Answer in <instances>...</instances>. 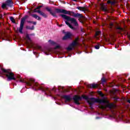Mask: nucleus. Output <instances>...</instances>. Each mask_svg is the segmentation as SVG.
<instances>
[{
  "mask_svg": "<svg viewBox=\"0 0 130 130\" xmlns=\"http://www.w3.org/2000/svg\"><path fill=\"white\" fill-rule=\"evenodd\" d=\"M77 9H78V10H80V11H86V8H85V7H78Z\"/></svg>",
  "mask_w": 130,
  "mask_h": 130,
  "instance_id": "nucleus-16",
  "label": "nucleus"
},
{
  "mask_svg": "<svg viewBox=\"0 0 130 130\" xmlns=\"http://www.w3.org/2000/svg\"><path fill=\"white\" fill-rule=\"evenodd\" d=\"M117 29H118V30H120V31H123V28H121V27H117Z\"/></svg>",
  "mask_w": 130,
  "mask_h": 130,
  "instance_id": "nucleus-25",
  "label": "nucleus"
},
{
  "mask_svg": "<svg viewBox=\"0 0 130 130\" xmlns=\"http://www.w3.org/2000/svg\"><path fill=\"white\" fill-rule=\"evenodd\" d=\"M39 48H41V47H39Z\"/></svg>",
  "mask_w": 130,
  "mask_h": 130,
  "instance_id": "nucleus-36",
  "label": "nucleus"
},
{
  "mask_svg": "<svg viewBox=\"0 0 130 130\" xmlns=\"http://www.w3.org/2000/svg\"><path fill=\"white\" fill-rule=\"evenodd\" d=\"M107 4H110L111 5H114L115 4V1H112V0H108L107 1Z\"/></svg>",
  "mask_w": 130,
  "mask_h": 130,
  "instance_id": "nucleus-17",
  "label": "nucleus"
},
{
  "mask_svg": "<svg viewBox=\"0 0 130 130\" xmlns=\"http://www.w3.org/2000/svg\"><path fill=\"white\" fill-rule=\"evenodd\" d=\"M116 101H118V98L116 99Z\"/></svg>",
  "mask_w": 130,
  "mask_h": 130,
  "instance_id": "nucleus-33",
  "label": "nucleus"
},
{
  "mask_svg": "<svg viewBox=\"0 0 130 130\" xmlns=\"http://www.w3.org/2000/svg\"><path fill=\"white\" fill-rule=\"evenodd\" d=\"M95 49H99V48H100V46L99 45H96L95 46Z\"/></svg>",
  "mask_w": 130,
  "mask_h": 130,
  "instance_id": "nucleus-26",
  "label": "nucleus"
},
{
  "mask_svg": "<svg viewBox=\"0 0 130 130\" xmlns=\"http://www.w3.org/2000/svg\"><path fill=\"white\" fill-rule=\"evenodd\" d=\"M0 19H3V15H0Z\"/></svg>",
  "mask_w": 130,
  "mask_h": 130,
  "instance_id": "nucleus-29",
  "label": "nucleus"
},
{
  "mask_svg": "<svg viewBox=\"0 0 130 130\" xmlns=\"http://www.w3.org/2000/svg\"><path fill=\"white\" fill-rule=\"evenodd\" d=\"M35 13H38V14H39L41 16H42V17H43L44 18H47V15H46V14L40 10H36Z\"/></svg>",
  "mask_w": 130,
  "mask_h": 130,
  "instance_id": "nucleus-11",
  "label": "nucleus"
},
{
  "mask_svg": "<svg viewBox=\"0 0 130 130\" xmlns=\"http://www.w3.org/2000/svg\"><path fill=\"white\" fill-rule=\"evenodd\" d=\"M64 98L66 100L65 102H70L72 100L70 95H64Z\"/></svg>",
  "mask_w": 130,
  "mask_h": 130,
  "instance_id": "nucleus-13",
  "label": "nucleus"
},
{
  "mask_svg": "<svg viewBox=\"0 0 130 130\" xmlns=\"http://www.w3.org/2000/svg\"><path fill=\"white\" fill-rule=\"evenodd\" d=\"M74 102L76 104H77V105H80V103L79 101H81L82 98L81 96L78 95H75L73 98Z\"/></svg>",
  "mask_w": 130,
  "mask_h": 130,
  "instance_id": "nucleus-9",
  "label": "nucleus"
},
{
  "mask_svg": "<svg viewBox=\"0 0 130 130\" xmlns=\"http://www.w3.org/2000/svg\"><path fill=\"white\" fill-rule=\"evenodd\" d=\"M101 96H104V94H103V93H102V92H101Z\"/></svg>",
  "mask_w": 130,
  "mask_h": 130,
  "instance_id": "nucleus-30",
  "label": "nucleus"
},
{
  "mask_svg": "<svg viewBox=\"0 0 130 130\" xmlns=\"http://www.w3.org/2000/svg\"><path fill=\"white\" fill-rule=\"evenodd\" d=\"M26 29H28L29 30H34V26H32L31 27L29 26H26Z\"/></svg>",
  "mask_w": 130,
  "mask_h": 130,
  "instance_id": "nucleus-20",
  "label": "nucleus"
},
{
  "mask_svg": "<svg viewBox=\"0 0 130 130\" xmlns=\"http://www.w3.org/2000/svg\"><path fill=\"white\" fill-rule=\"evenodd\" d=\"M90 106L91 108H92V105H90Z\"/></svg>",
  "mask_w": 130,
  "mask_h": 130,
  "instance_id": "nucleus-34",
  "label": "nucleus"
},
{
  "mask_svg": "<svg viewBox=\"0 0 130 130\" xmlns=\"http://www.w3.org/2000/svg\"><path fill=\"white\" fill-rule=\"evenodd\" d=\"M10 19L12 22V23H16V21L15 20V18L13 17H10Z\"/></svg>",
  "mask_w": 130,
  "mask_h": 130,
  "instance_id": "nucleus-19",
  "label": "nucleus"
},
{
  "mask_svg": "<svg viewBox=\"0 0 130 130\" xmlns=\"http://www.w3.org/2000/svg\"><path fill=\"white\" fill-rule=\"evenodd\" d=\"M100 33H101V31H96L95 32V38H96V39H98V36H99Z\"/></svg>",
  "mask_w": 130,
  "mask_h": 130,
  "instance_id": "nucleus-18",
  "label": "nucleus"
},
{
  "mask_svg": "<svg viewBox=\"0 0 130 130\" xmlns=\"http://www.w3.org/2000/svg\"><path fill=\"white\" fill-rule=\"evenodd\" d=\"M72 33L70 32H66L65 36H64L62 38L63 40H67V39H70L72 37Z\"/></svg>",
  "mask_w": 130,
  "mask_h": 130,
  "instance_id": "nucleus-10",
  "label": "nucleus"
},
{
  "mask_svg": "<svg viewBox=\"0 0 130 130\" xmlns=\"http://www.w3.org/2000/svg\"><path fill=\"white\" fill-rule=\"evenodd\" d=\"M59 16L62 17L64 20H66L65 21L66 24H67L68 26L72 30H76V28L73 26V25H72V24H71V23H70L68 21L71 22V24H73L76 27H78V26H79V24L78 23V22H77V19L74 18H71V17L67 16L64 14H60Z\"/></svg>",
  "mask_w": 130,
  "mask_h": 130,
  "instance_id": "nucleus-4",
  "label": "nucleus"
},
{
  "mask_svg": "<svg viewBox=\"0 0 130 130\" xmlns=\"http://www.w3.org/2000/svg\"><path fill=\"white\" fill-rule=\"evenodd\" d=\"M83 98L85 99V100H87V102L89 105H93V103L95 102L99 103L100 104L99 108L101 109H106V108L112 109V108L115 107L113 103H109V101L107 100V98H104L102 99L93 98L89 99V97L87 96L83 95Z\"/></svg>",
  "mask_w": 130,
  "mask_h": 130,
  "instance_id": "nucleus-1",
  "label": "nucleus"
},
{
  "mask_svg": "<svg viewBox=\"0 0 130 130\" xmlns=\"http://www.w3.org/2000/svg\"><path fill=\"white\" fill-rule=\"evenodd\" d=\"M88 87L89 88H98V87H99V85L95 83L90 84L88 85Z\"/></svg>",
  "mask_w": 130,
  "mask_h": 130,
  "instance_id": "nucleus-14",
  "label": "nucleus"
},
{
  "mask_svg": "<svg viewBox=\"0 0 130 130\" xmlns=\"http://www.w3.org/2000/svg\"><path fill=\"white\" fill-rule=\"evenodd\" d=\"M31 16L32 18H35V19H36L37 20H41V18L36 14H31Z\"/></svg>",
  "mask_w": 130,
  "mask_h": 130,
  "instance_id": "nucleus-15",
  "label": "nucleus"
},
{
  "mask_svg": "<svg viewBox=\"0 0 130 130\" xmlns=\"http://www.w3.org/2000/svg\"><path fill=\"white\" fill-rule=\"evenodd\" d=\"M129 37H130V35L129 36Z\"/></svg>",
  "mask_w": 130,
  "mask_h": 130,
  "instance_id": "nucleus-38",
  "label": "nucleus"
},
{
  "mask_svg": "<svg viewBox=\"0 0 130 130\" xmlns=\"http://www.w3.org/2000/svg\"><path fill=\"white\" fill-rule=\"evenodd\" d=\"M121 31H119V33H120Z\"/></svg>",
  "mask_w": 130,
  "mask_h": 130,
  "instance_id": "nucleus-37",
  "label": "nucleus"
},
{
  "mask_svg": "<svg viewBox=\"0 0 130 130\" xmlns=\"http://www.w3.org/2000/svg\"><path fill=\"white\" fill-rule=\"evenodd\" d=\"M46 10L49 12L50 14L53 16V17H55V18H57V15H56V13L58 14H64L65 15H72L73 14L74 15V17H78L79 18H82L83 15L82 14H80L79 13L75 14V13L71 11H67L64 9H55L54 10L55 12L52 11L51 9L46 7Z\"/></svg>",
  "mask_w": 130,
  "mask_h": 130,
  "instance_id": "nucleus-3",
  "label": "nucleus"
},
{
  "mask_svg": "<svg viewBox=\"0 0 130 130\" xmlns=\"http://www.w3.org/2000/svg\"><path fill=\"white\" fill-rule=\"evenodd\" d=\"M0 67L2 68V66L0 65Z\"/></svg>",
  "mask_w": 130,
  "mask_h": 130,
  "instance_id": "nucleus-35",
  "label": "nucleus"
},
{
  "mask_svg": "<svg viewBox=\"0 0 130 130\" xmlns=\"http://www.w3.org/2000/svg\"><path fill=\"white\" fill-rule=\"evenodd\" d=\"M26 37L28 39V40H30V37H29V35H26Z\"/></svg>",
  "mask_w": 130,
  "mask_h": 130,
  "instance_id": "nucleus-27",
  "label": "nucleus"
},
{
  "mask_svg": "<svg viewBox=\"0 0 130 130\" xmlns=\"http://www.w3.org/2000/svg\"><path fill=\"white\" fill-rule=\"evenodd\" d=\"M60 46L59 45H57L55 47V49H57V48H59Z\"/></svg>",
  "mask_w": 130,
  "mask_h": 130,
  "instance_id": "nucleus-28",
  "label": "nucleus"
},
{
  "mask_svg": "<svg viewBox=\"0 0 130 130\" xmlns=\"http://www.w3.org/2000/svg\"><path fill=\"white\" fill-rule=\"evenodd\" d=\"M16 78L17 79H18V81H19V82L21 83H26V85H28V86H30L32 87V88L35 89V90H42V91L45 92V94L46 95L51 96L50 95V88L47 87H43L41 86V85L38 84V83L35 82V80L34 79L31 78L28 81H26V80H25L24 79H22L20 75H17Z\"/></svg>",
  "mask_w": 130,
  "mask_h": 130,
  "instance_id": "nucleus-2",
  "label": "nucleus"
},
{
  "mask_svg": "<svg viewBox=\"0 0 130 130\" xmlns=\"http://www.w3.org/2000/svg\"><path fill=\"white\" fill-rule=\"evenodd\" d=\"M41 8H42V6H38V7H37L36 9H35V10H34L35 13V11H38V10H37L40 9Z\"/></svg>",
  "mask_w": 130,
  "mask_h": 130,
  "instance_id": "nucleus-21",
  "label": "nucleus"
},
{
  "mask_svg": "<svg viewBox=\"0 0 130 130\" xmlns=\"http://www.w3.org/2000/svg\"><path fill=\"white\" fill-rule=\"evenodd\" d=\"M25 18H22L20 21V27L19 28V32L21 34H23V28H24V24H25Z\"/></svg>",
  "mask_w": 130,
  "mask_h": 130,
  "instance_id": "nucleus-8",
  "label": "nucleus"
},
{
  "mask_svg": "<svg viewBox=\"0 0 130 130\" xmlns=\"http://www.w3.org/2000/svg\"><path fill=\"white\" fill-rule=\"evenodd\" d=\"M49 42L50 43V44L54 45L55 44V42H53V41L49 40Z\"/></svg>",
  "mask_w": 130,
  "mask_h": 130,
  "instance_id": "nucleus-23",
  "label": "nucleus"
},
{
  "mask_svg": "<svg viewBox=\"0 0 130 130\" xmlns=\"http://www.w3.org/2000/svg\"><path fill=\"white\" fill-rule=\"evenodd\" d=\"M101 82L102 83V84H104V83H105V82H106V79H105V78H103L101 80Z\"/></svg>",
  "mask_w": 130,
  "mask_h": 130,
  "instance_id": "nucleus-22",
  "label": "nucleus"
},
{
  "mask_svg": "<svg viewBox=\"0 0 130 130\" xmlns=\"http://www.w3.org/2000/svg\"><path fill=\"white\" fill-rule=\"evenodd\" d=\"M13 6V1L12 0H7L5 3H3L2 8V9H7V7H12Z\"/></svg>",
  "mask_w": 130,
  "mask_h": 130,
  "instance_id": "nucleus-7",
  "label": "nucleus"
},
{
  "mask_svg": "<svg viewBox=\"0 0 130 130\" xmlns=\"http://www.w3.org/2000/svg\"><path fill=\"white\" fill-rule=\"evenodd\" d=\"M1 71H2L3 73H5V76L7 78V81H12V80L16 81L15 74L11 71V70H6L4 68H1Z\"/></svg>",
  "mask_w": 130,
  "mask_h": 130,
  "instance_id": "nucleus-5",
  "label": "nucleus"
},
{
  "mask_svg": "<svg viewBox=\"0 0 130 130\" xmlns=\"http://www.w3.org/2000/svg\"><path fill=\"white\" fill-rule=\"evenodd\" d=\"M127 102H128V103H130V100H128Z\"/></svg>",
  "mask_w": 130,
  "mask_h": 130,
  "instance_id": "nucleus-31",
  "label": "nucleus"
},
{
  "mask_svg": "<svg viewBox=\"0 0 130 130\" xmlns=\"http://www.w3.org/2000/svg\"><path fill=\"white\" fill-rule=\"evenodd\" d=\"M28 23H31L32 24H34V25H36L37 22L35 21H28Z\"/></svg>",
  "mask_w": 130,
  "mask_h": 130,
  "instance_id": "nucleus-24",
  "label": "nucleus"
},
{
  "mask_svg": "<svg viewBox=\"0 0 130 130\" xmlns=\"http://www.w3.org/2000/svg\"><path fill=\"white\" fill-rule=\"evenodd\" d=\"M78 45H79V38L77 37L69 45L68 47L67 48V50L68 51L73 50V49H75V47L78 46Z\"/></svg>",
  "mask_w": 130,
  "mask_h": 130,
  "instance_id": "nucleus-6",
  "label": "nucleus"
},
{
  "mask_svg": "<svg viewBox=\"0 0 130 130\" xmlns=\"http://www.w3.org/2000/svg\"><path fill=\"white\" fill-rule=\"evenodd\" d=\"M101 9L104 12H107L108 10H107V7H106V5L105 4H100Z\"/></svg>",
  "mask_w": 130,
  "mask_h": 130,
  "instance_id": "nucleus-12",
  "label": "nucleus"
},
{
  "mask_svg": "<svg viewBox=\"0 0 130 130\" xmlns=\"http://www.w3.org/2000/svg\"><path fill=\"white\" fill-rule=\"evenodd\" d=\"M73 2H77L78 0H72Z\"/></svg>",
  "mask_w": 130,
  "mask_h": 130,
  "instance_id": "nucleus-32",
  "label": "nucleus"
}]
</instances>
